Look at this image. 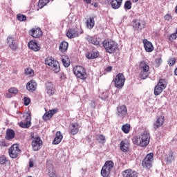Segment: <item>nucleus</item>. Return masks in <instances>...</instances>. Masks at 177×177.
<instances>
[{"label": "nucleus", "instance_id": "17", "mask_svg": "<svg viewBox=\"0 0 177 177\" xmlns=\"http://www.w3.org/2000/svg\"><path fill=\"white\" fill-rule=\"evenodd\" d=\"M78 132H80V124L78 122L72 123L69 125L68 133L74 136Z\"/></svg>", "mask_w": 177, "mask_h": 177}, {"label": "nucleus", "instance_id": "55", "mask_svg": "<svg viewBox=\"0 0 177 177\" xmlns=\"http://www.w3.org/2000/svg\"><path fill=\"white\" fill-rule=\"evenodd\" d=\"M6 97L10 99V97H12V94H10V93H6Z\"/></svg>", "mask_w": 177, "mask_h": 177}, {"label": "nucleus", "instance_id": "7", "mask_svg": "<svg viewBox=\"0 0 177 177\" xmlns=\"http://www.w3.org/2000/svg\"><path fill=\"white\" fill-rule=\"evenodd\" d=\"M154 162V153H149L142 162V165L143 168H147V169H151L153 167V162Z\"/></svg>", "mask_w": 177, "mask_h": 177}, {"label": "nucleus", "instance_id": "5", "mask_svg": "<svg viewBox=\"0 0 177 177\" xmlns=\"http://www.w3.org/2000/svg\"><path fill=\"white\" fill-rule=\"evenodd\" d=\"M73 73L77 78H79L80 80H85L88 78L86 70L82 66H76L73 67Z\"/></svg>", "mask_w": 177, "mask_h": 177}, {"label": "nucleus", "instance_id": "35", "mask_svg": "<svg viewBox=\"0 0 177 177\" xmlns=\"http://www.w3.org/2000/svg\"><path fill=\"white\" fill-rule=\"evenodd\" d=\"M174 161H175V157H174V151H170L167 158V164H171V162H174Z\"/></svg>", "mask_w": 177, "mask_h": 177}, {"label": "nucleus", "instance_id": "26", "mask_svg": "<svg viewBox=\"0 0 177 177\" xmlns=\"http://www.w3.org/2000/svg\"><path fill=\"white\" fill-rule=\"evenodd\" d=\"M26 89L29 92H34L37 89V82L35 80H30L26 84Z\"/></svg>", "mask_w": 177, "mask_h": 177}, {"label": "nucleus", "instance_id": "33", "mask_svg": "<svg viewBox=\"0 0 177 177\" xmlns=\"http://www.w3.org/2000/svg\"><path fill=\"white\" fill-rule=\"evenodd\" d=\"M61 60L64 66V67H68L70 66V58L67 55H62Z\"/></svg>", "mask_w": 177, "mask_h": 177}, {"label": "nucleus", "instance_id": "58", "mask_svg": "<svg viewBox=\"0 0 177 177\" xmlns=\"http://www.w3.org/2000/svg\"><path fill=\"white\" fill-rule=\"evenodd\" d=\"M176 13H177V6H176Z\"/></svg>", "mask_w": 177, "mask_h": 177}, {"label": "nucleus", "instance_id": "38", "mask_svg": "<svg viewBox=\"0 0 177 177\" xmlns=\"http://www.w3.org/2000/svg\"><path fill=\"white\" fill-rule=\"evenodd\" d=\"M131 129V124H125L122 127V131L124 133H129V130Z\"/></svg>", "mask_w": 177, "mask_h": 177}, {"label": "nucleus", "instance_id": "11", "mask_svg": "<svg viewBox=\"0 0 177 177\" xmlns=\"http://www.w3.org/2000/svg\"><path fill=\"white\" fill-rule=\"evenodd\" d=\"M133 27L136 31H142L146 28V21L143 20H133Z\"/></svg>", "mask_w": 177, "mask_h": 177}, {"label": "nucleus", "instance_id": "19", "mask_svg": "<svg viewBox=\"0 0 177 177\" xmlns=\"http://www.w3.org/2000/svg\"><path fill=\"white\" fill-rule=\"evenodd\" d=\"M86 40L89 44H92V45H95V46H100V41H102V39L97 37L95 36H88L86 38Z\"/></svg>", "mask_w": 177, "mask_h": 177}, {"label": "nucleus", "instance_id": "46", "mask_svg": "<svg viewBox=\"0 0 177 177\" xmlns=\"http://www.w3.org/2000/svg\"><path fill=\"white\" fill-rule=\"evenodd\" d=\"M177 38V34L176 32L172 33L171 35H170L169 36V40L172 41H175V39H176Z\"/></svg>", "mask_w": 177, "mask_h": 177}, {"label": "nucleus", "instance_id": "9", "mask_svg": "<svg viewBox=\"0 0 177 177\" xmlns=\"http://www.w3.org/2000/svg\"><path fill=\"white\" fill-rule=\"evenodd\" d=\"M81 34H84V30H82V28H72L68 30L66 37H68L69 39H73V38L80 37Z\"/></svg>", "mask_w": 177, "mask_h": 177}, {"label": "nucleus", "instance_id": "18", "mask_svg": "<svg viewBox=\"0 0 177 177\" xmlns=\"http://www.w3.org/2000/svg\"><path fill=\"white\" fill-rule=\"evenodd\" d=\"M122 175L123 177H138L139 174L138 171L132 169H127L126 170H124L122 172Z\"/></svg>", "mask_w": 177, "mask_h": 177}, {"label": "nucleus", "instance_id": "40", "mask_svg": "<svg viewBox=\"0 0 177 177\" xmlns=\"http://www.w3.org/2000/svg\"><path fill=\"white\" fill-rule=\"evenodd\" d=\"M98 140L99 143H101L102 145L106 143V137L103 136V134H101L98 136V138L97 139Z\"/></svg>", "mask_w": 177, "mask_h": 177}, {"label": "nucleus", "instance_id": "43", "mask_svg": "<svg viewBox=\"0 0 177 177\" xmlns=\"http://www.w3.org/2000/svg\"><path fill=\"white\" fill-rule=\"evenodd\" d=\"M175 63H176V59H175V57H171L169 59L168 64L169 67H172V66H174Z\"/></svg>", "mask_w": 177, "mask_h": 177}, {"label": "nucleus", "instance_id": "56", "mask_svg": "<svg viewBox=\"0 0 177 177\" xmlns=\"http://www.w3.org/2000/svg\"><path fill=\"white\" fill-rule=\"evenodd\" d=\"M138 1H139V0H131V1H132L133 3H136V2H138Z\"/></svg>", "mask_w": 177, "mask_h": 177}, {"label": "nucleus", "instance_id": "36", "mask_svg": "<svg viewBox=\"0 0 177 177\" xmlns=\"http://www.w3.org/2000/svg\"><path fill=\"white\" fill-rule=\"evenodd\" d=\"M111 171L110 170H108L107 169H105V167H102L101 169V176L103 177H109L110 176V174Z\"/></svg>", "mask_w": 177, "mask_h": 177}, {"label": "nucleus", "instance_id": "59", "mask_svg": "<svg viewBox=\"0 0 177 177\" xmlns=\"http://www.w3.org/2000/svg\"><path fill=\"white\" fill-rule=\"evenodd\" d=\"M87 140H91V138H89V137L87 138Z\"/></svg>", "mask_w": 177, "mask_h": 177}, {"label": "nucleus", "instance_id": "50", "mask_svg": "<svg viewBox=\"0 0 177 177\" xmlns=\"http://www.w3.org/2000/svg\"><path fill=\"white\" fill-rule=\"evenodd\" d=\"M48 175L50 177H55L56 176V171L53 170V169H52L51 170H49V171L48 172Z\"/></svg>", "mask_w": 177, "mask_h": 177}, {"label": "nucleus", "instance_id": "39", "mask_svg": "<svg viewBox=\"0 0 177 177\" xmlns=\"http://www.w3.org/2000/svg\"><path fill=\"white\" fill-rule=\"evenodd\" d=\"M25 74L29 77H34L35 72L31 68H27L25 69Z\"/></svg>", "mask_w": 177, "mask_h": 177}, {"label": "nucleus", "instance_id": "8", "mask_svg": "<svg viewBox=\"0 0 177 177\" xmlns=\"http://www.w3.org/2000/svg\"><path fill=\"white\" fill-rule=\"evenodd\" d=\"M45 64L51 67V69L54 73H59L60 71V64L56 59L52 58H46L45 60Z\"/></svg>", "mask_w": 177, "mask_h": 177}, {"label": "nucleus", "instance_id": "42", "mask_svg": "<svg viewBox=\"0 0 177 177\" xmlns=\"http://www.w3.org/2000/svg\"><path fill=\"white\" fill-rule=\"evenodd\" d=\"M8 92L12 95H17V93H19V90H17L16 87H11L8 89Z\"/></svg>", "mask_w": 177, "mask_h": 177}, {"label": "nucleus", "instance_id": "29", "mask_svg": "<svg viewBox=\"0 0 177 177\" xmlns=\"http://www.w3.org/2000/svg\"><path fill=\"white\" fill-rule=\"evenodd\" d=\"M122 4V0H112L111 2V6L112 9H120Z\"/></svg>", "mask_w": 177, "mask_h": 177}, {"label": "nucleus", "instance_id": "24", "mask_svg": "<svg viewBox=\"0 0 177 177\" xmlns=\"http://www.w3.org/2000/svg\"><path fill=\"white\" fill-rule=\"evenodd\" d=\"M56 113H57V109H52V110H50V111L46 112L44 113V115H43L44 121H48V120H50L51 118L53 117V115H55V114H56Z\"/></svg>", "mask_w": 177, "mask_h": 177}, {"label": "nucleus", "instance_id": "12", "mask_svg": "<svg viewBox=\"0 0 177 177\" xmlns=\"http://www.w3.org/2000/svg\"><path fill=\"white\" fill-rule=\"evenodd\" d=\"M41 147H42V140L41 138L36 137L32 140V148L34 151H38V150H41Z\"/></svg>", "mask_w": 177, "mask_h": 177}, {"label": "nucleus", "instance_id": "57", "mask_svg": "<svg viewBox=\"0 0 177 177\" xmlns=\"http://www.w3.org/2000/svg\"><path fill=\"white\" fill-rule=\"evenodd\" d=\"M93 6H94L95 8H97V3H95L94 5H93Z\"/></svg>", "mask_w": 177, "mask_h": 177}, {"label": "nucleus", "instance_id": "25", "mask_svg": "<svg viewBox=\"0 0 177 177\" xmlns=\"http://www.w3.org/2000/svg\"><path fill=\"white\" fill-rule=\"evenodd\" d=\"M164 122H165V118H164V116H159L153 124V128L155 129H158V128H161V127L164 125Z\"/></svg>", "mask_w": 177, "mask_h": 177}, {"label": "nucleus", "instance_id": "52", "mask_svg": "<svg viewBox=\"0 0 177 177\" xmlns=\"http://www.w3.org/2000/svg\"><path fill=\"white\" fill-rule=\"evenodd\" d=\"M105 71H106V73H111V71H113V66L106 67Z\"/></svg>", "mask_w": 177, "mask_h": 177}, {"label": "nucleus", "instance_id": "1", "mask_svg": "<svg viewBox=\"0 0 177 177\" xmlns=\"http://www.w3.org/2000/svg\"><path fill=\"white\" fill-rule=\"evenodd\" d=\"M133 145L140 146V147H146L150 143V133L145 131L138 137H135L133 139Z\"/></svg>", "mask_w": 177, "mask_h": 177}, {"label": "nucleus", "instance_id": "2", "mask_svg": "<svg viewBox=\"0 0 177 177\" xmlns=\"http://www.w3.org/2000/svg\"><path fill=\"white\" fill-rule=\"evenodd\" d=\"M102 45L107 53H115L117 49H118V44L112 39L104 40Z\"/></svg>", "mask_w": 177, "mask_h": 177}, {"label": "nucleus", "instance_id": "30", "mask_svg": "<svg viewBox=\"0 0 177 177\" xmlns=\"http://www.w3.org/2000/svg\"><path fill=\"white\" fill-rule=\"evenodd\" d=\"M63 140V135H62V132L57 131L55 138L54 140L53 141V145H59L60 142Z\"/></svg>", "mask_w": 177, "mask_h": 177}, {"label": "nucleus", "instance_id": "20", "mask_svg": "<svg viewBox=\"0 0 177 177\" xmlns=\"http://www.w3.org/2000/svg\"><path fill=\"white\" fill-rule=\"evenodd\" d=\"M129 140L124 139L120 142V149L123 153H128L129 151Z\"/></svg>", "mask_w": 177, "mask_h": 177}, {"label": "nucleus", "instance_id": "37", "mask_svg": "<svg viewBox=\"0 0 177 177\" xmlns=\"http://www.w3.org/2000/svg\"><path fill=\"white\" fill-rule=\"evenodd\" d=\"M49 2H50V0H39L38 8H39V9H42V8H44V6H46Z\"/></svg>", "mask_w": 177, "mask_h": 177}, {"label": "nucleus", "instance_id": "34", "mask_svg": "<svg viewBox=\"0 0 177 177\" xmlns=\"http://www.w3.org/2000/svg\"><path fill=\"white\" fill-rule=\"evenodd\" d=\"M68 49V43L66 41H62L59 44V50L61 52H66Z\"/></svg>", "mask_w": 177, "mask_h": 177}, {"label": "nucleus", "instance_id": "28", "mask_svg": "<svg viewBox=\"0 0 177 177\" xmlns=\"http://www.w3.org/2000/svg\"><path fill=\"white\" fill-rule=\"evenodd\" d=\"M86 26L88 30H92L95 27V18L93 17H88L86 21Z\"/></svg>", "mask_w": 177, "mask_h": 177}, {"label": "nucleus", "instance_id": "41", "mask_svg": "<svg viewBox=\"0 0 177 177\" xmlns=\"http://www.w3.org/2000/svg\"><path fill=\"white\" fill-rule=\"evenodd\" d=\"M17 20H19V21H26V20H27V17L21 14H18L17 15Z\"/></svg>", "mask_w": 177, "mask_h": 177}, {"label": "nucleus", "instance_id": "54", "mask_svg": "<svg viewBox=\"0 0 177 177\" xmlns=\"http://www.w3.org/2000/svg\"><path fill=\"white\" fill-rule=\"evenodd\" d=\"M84 2H86V3L89 4L92 3V0H84Z\"/></svg>", "mask_w": 177, "mask_h": 177}, {"label": "nucleus", "instance_id": "47", "mask_svg": "<svg viewBox=\"0 0 177 177\" xmlns=\"http://www.w3.org/2000/svg\"><path fill=\"white\" fill-rule=\"evenodd\" d=\"M7 161L8 159H6V156L3 155L0 156V164H1V165H3V164H5V162H6Z\"/></svg>", "mask_w": 177, "mask_h": 177}, {"label": "nucleus", "instance_id": "31", "mask_svg": "<svg viewBox=\"0 0 177 177\" xmlns=\"http://www.w3.org/2000/svg\"><path fill=\"white\" fill-rule=\"evenodd\" d=\"M103 167L108 169V171H111V169L114 168V162H113V160H107L105 162Z\"/></svg>", "mask_w": 177, "mask_h": 177}, {"label": "nucleus", "instance_id": "49", "mask_svg": "<svg viewBox=\"0 0 177 177\" xmlns=\"http://www.w3.org/2000/svg\"><path fill=\"white\" fill-rule=\"evenodd\" d=\"M162 62V58H157L155 60V64H156V67H160V66H161V62Z\"/></svg>", "mask_w": 177, "mask_h": 177}, {"label": "nucleus", "instance_id": "14", "mask_svg": "<svg viewBox=\"0 0 177 177\" xmlns=\"http://www.w3.org/2000/svg\"><path fill=\"white\" fill-rule=\"evenodd\" d=\"M28 33L32 38H41L42 37V30L40 28H32Z\"/></svg>", "mask_w": 177, "mask_h": 177}, {"label": "nucleus", "instance_id": "48", "mask_svg": "<svg viewBox=\"0 0 177 177\" xmlns=\"http://www.w3.org/2000/svg\"><path fill=\"white\" fill-rule=\"evenodd\" d=\"M24 102L25 106H28V104L31 103V100L30 99V97H24Z\"/></svg>", "mask_w": 177, "mask_h": 177}, {"label": "nucleus", "instance_id": "23", "mask_svg": "<svg viewBox=\"0 0 177 177\" xmlns=\"http://www.w3.org/2000/svg\"><path fill=\"white\" fill-rule=\"evenodd\" d=\"M142 44L144 45L145 50L147 52H153L154 50V46H153V44L151 42L149 41L147 39H144L142 41Z\"/></svg>", "mask_w": 177, "mask_h": 177}, {"label": "nucleus", "instance_id": "22", "mask_svg": "<svg viewBox=\"0 0 177 177\" xmlns=\"http://www.w3.org/2000/svg\"><path fill=\"white\" fill-rule=\"evenodd\" d=\"M19 127L24 129L31 127V113H28L26 118V122H19Z\"/></svg>", "mask_w": 177, "mask_h": 177}, {"label": "nucleus", "instance_id": "21", "mask_svg": "<svg viewBox=\"0 0 177 177\" xmlns=\"http://www.w3.org/2000/svg\"><path fill=\"white\" fill-rule=\"evenodd\" d=\"M7 44L9 45L10 49L12 50H16L17 48V44L16 43V38L12 37V36H8L7 37Z\"/></svg>", "mask_w": 177, "mask_h": 177}, {"label": "nucleus", "instance_id": "15", "mask_svg": "<svg viewBox=\"0 0 177 177\" xmlns=\"http://www.w3.org/2000/svg\"><path fill=\"white\" fill-rule=\"evenodd\" d=\"M28 46L29 49L33 52H39L41 50V45L35 40H31L28 42Z\"/></svg>", "mask_w": 177, "mask_h": 177}, {"label": "nucleus", "instance_id": "32", "mask_svg": "<svg viewBox=\"0 0 177 177\" xmlns=\"http://www.w3.org/2000/svg\"><path fill=\"white\" fill-rule=\"evenodd\" d=\"M99 52H91V53H87L86 54V57L88 59H96L99 57Z\"/></svg>", "mask_w": 177, "mask_h": 177}, {"label": "nucleus", "instance_id": "45", "mask_svg": "<svg viewBox=\"0 0 177 177\" xmlns=\"http://www.w3.org/2000/svg\"><path fill=\"white\" fill-rule=\"evenodd\" d=\"M172 15H171L170 14H167L164 17V19L166 20V21H172Z\"/></svg>", "mask_w": 177, "mask_h": 177}, {"label": "nucleus", "instance_id": "60", "mask_svg": "<svg viewBox=\"0 0 177 177\" xmlns=\"http://www.w3.org/2000/svg\"><path fill=\"white\" fill-rule=\"evenodd\" d=\"M176 34L177 35V28H176Z\"/></svg>", "mask_w": 177, "mask_h": 177}, {"label": "nucleus", "instance_id": "53", "mask_svg": "<svg viewBox=\"0 0 177 177\" xmlns=\"http://www.w3.org/2000/svg\"><path fill=\"white\" fill-rule=\"evenodd\" d=\"M34 167V161L30 160L29 162V168H32Z\"/></svg>", "mask_w": 177, "mask_h": 177}, {"label": "nucleus", "instance_id": "13", "mask_svg": "<svg viewBox=\"0 0 177 177\" xmlns=\"http://www.w3.org/2000/svg\"><path fill=\"white\" fill-rule=\"evenodd\" d=\"M117 114L120 118L124 120L127 115L128 114V109H127V106L125 105H120L117 108Z\"/></svg>", "mask_w": 177, "mask_h": 177}, {"label": "nucleus", "instance_id": "3", "mask_svg": "<svg viewBox=\"0 0 177 177\" xmlns=\"http://www.w3.org/2000/svg\"><path fill=\"white\" fill-rule=\"evenodd\" d=\"M140 80H146L150 75V66L145 61H142L139 65Z\"/></svg>", "mask_w": 177, "mask_h": 177}, {"label": "nucleus", "instance_id": "10", "mask_svg": "<svg viewBox=\"0 0 177 177\" xmlns=\"http://www.w3.org/2000/svg\"><path fill=\"white\" fill-rule=\"evenodd\" d=\"M21 153V150L17 144L12 145L8 150V154L11 158H17Z\"/></svg>", "mask_w": 177, "mask_h": 177}, {"label": "nucleus", "instance_id": "27", "mask_svg": "<svg viewBox=\"0 0 177 177\" xmlns=\"http://www.w3.org/2000/svg\"><path fill=\"white\" fill-rule=\"evenodd\" d=\"M15 136H16V133H15V130L12 129H7L6 133V137H5L6 140H12V139H15Z\"/></svg>", "mask_w": 177, "mask_h": 177}, {"label": "nucleus", "instance_id": "6", "mask_svg": "<svg viewBox=\"0 0 177 177\" xmlns=\"http://www.w3.org/2000/svg\"><path fill=\"white\" fill-rule=\"evenodd\" d=\"M115 84V88L118 89H122L125 84V76L123 73H119L116 75L115 78L113 80Z\"/></svg>", "mask_w": 177, "mask_h": 177}, {"label": "nucleus", "instance_id": "16", "mask_svg": "<svg viewBox=\"0 0 177 177\" xmlns=\"http://www.w3.org/2000/svg\"><path fill=\"white\" fill-rule=\"evenodd\" d=\"M46 91L48 96H53L56 92V88H55V85L52 82H47L46 83Z\"/></svg>", "mask_w": 177, "mask_h": 177}, {"label": "nucleus", "instance_id": "4", "mask_svg": "<svg viewBox=\"0 0 177 177\" xmlns=\"http://www.w3.org/2000/svg\"><path fill=\"white\" fill-rule=\"evenodd\" d=\"M168 85V82L165 79H160L157 85L154 87L153 94L155 96H158L162 93V91L167 88Z\"/></svg>", "mask_w": 177, "mask_h": 177}, {"label": "nucleus", "instance_id": "44", "mask_svg": "<svg viewBox=\"0 0 177 177\" xmlns=\"http://www.w3.org/2000/svg\"><path fill=\"white\" fill-rule=\"evenodd\" d=\"M132 8V3L130 1H127L124 3V9L129 10Z\"/></svg>", "mask_w": 177, "mask_h": 177}, {"label": "nucleus", "instance_id": "51", "mask_svg": "<svg viewBox=\"0 0 177 177\" xmlns=\"http://www.w3.org/2000/svg\"><path fill=\"white\" fill-rule=\"evenodd\" d=\"M59 78L60 80H62V81H64V80H66L67 77H66V75L64 73H60L59 74Z\"/></svg>", "mask_w": 177, "mask_h": 177}]
</instances>
